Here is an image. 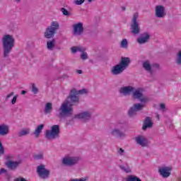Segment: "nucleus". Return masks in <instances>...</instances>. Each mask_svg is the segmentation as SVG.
Wrapping results in <instances>:
<instances>
[{
  "mask_svg": "<svg viewBox=\"0 0 181 181\" xmlns=\"http://www.w3.org/2000/svg\"><path fill=\"white\" fill-rule=\"evenodd\" d=\"M78 94H87V89H81L78 91L76 89L71 90L68 100H65L59 108V114L58 115L59 118H63L64 115L73 112V104L71 103H78V98L77 97ZM69 100H71V102Z\"/></svg>",
  "mask_w": 181,
  "mask_h": 181,
  "instance_id": "1",
  "label": "nucleus"
},
{
  "mask_svg": "<svg viewBox=\"0 0 181 181\" xmlns=\"http://www.w3.org/2000/svg\"><path fill=\"white\" fill-rule=\"evenodd\" d=\"M2 45L4 57H8L12 49L15 47V39L11 35H6L2 38Z\"/></svg>",
  "mask_w": 181,
  "mask_h": 181,
  "instance_id": "2",
  "label": "nucleus"
},
{
  "mask_svg": "<svg viewBox=\"0 0 181 181\" xmlns=\"http://www.w3.org/2000/svg\"><path fill=\"white\" fill-rule=\"evenodd\" d=\"M131 63V60L128 57H123L121 59V62L119 64L114 66L111 69V73L113 76H118V74H121V73L124 72L129 64Z\"/></svg>",
  "mask_w": 181,
  "mask_h": 181,
  "instance_id": "3",
  "label": "nucleus"
},
{
  "mask_svg": "<svg viewBox=\"0 0 181 181\" xmlns=\"http://www.w3.org/2000/svg\"><path fill=\"white\" fill-rule=\"evenodd\" d=\"M59 27L60 25L57 21H52L51 25L48 27L45 32V37H46V39H52V37H54V35H56V31L59 30Z\"/></svg>",
  "mask_w": 181,
  "mask_h": 181,
  "instance_id": "4",
  "label": "nucleus"
},
{
  "mask_svg": "<svg viewBox=\"0 0 181 181\" xmlns=\"http://www.w3.org/2000/svg\"><path fill=\"white\" fill-rule=\"evenodd\" d=\"M59 134H60V127L55 124L51 127V130L46 131L45 138L49 140L56 139V138H59Z\"/></svg>",
  "mask_w": 181,
  "mask_h": 181,
  "instance_id": "5",
  "label": "nucleus"
},
{
  "mask_svg": "<svg viewBox=\"0 0 181 181\" xmlns=\"http://www.w3.org/2000/svg\"><path fill=\"white\" fill-rule=\"evenodd\" d=\"M137 20L138 13H136L133 16L132 23L130 28L132 33H133L134 35H138V33L141 32V28H139V24L138 23Z\"/></svg>",
  "mask_w": 181,
  "mask_h": 181,
  "instance_id": "6",
  "label": "nucleus"
},
{
  "mask_svg": "<svg viewBox=\"0 0 181 181\" xmlns=\"http://www.w3.org/2000/svg\"><path fill=\"white\" fill-rule=\"evenodd\" d=\"M78 162V157H64L62 159V165H64L65 166H74Z\"/></svg>",
  "mask_w": 181,
  "mask_h": 181,
  "instance_id": "7",
  "label": "nucleus"
},
{
  "mask_svg": "<svg viewBox=\"0 0 181 181\" xmlns=\"http://www.w3.org/2000/svg\"><path fill=\"white\" fill-rule=\"evenodd\" d=\"M142 91L141 88L136 89V90H134L133 91V98H137L141 103H146L148 102V98L144 96Z\"/></svg>",
  "mask_w": 181,
  "mask_h": 181,
  "instance_id": "8",
  "label": "nucleus"
},
{
  "mask_svg": "<svg viewBox=\"0 0 181 181\" xmlns=\"http://www.w3.org/2000/svg\"><path fill=\"white\" fill-rule=\"evenodd\" d=\"M145 107V105L141 103L134 104V107H131L129 110V117H134V115H136V111H141L142 108Z\"/></svg>",
  "mask_w": 181,
  "mask_h": 181,
  "instance_id": "9",
  "label": "nucleus"
},
{
  "mask_svg": "<svg viewBox=\"0 0 181 181\" xmlns=\"http://www.w3.org/2000/svg\"><path fill=\"white\" fill-rule=\"evenodd\" d=\"M71 50L72 53H76V52H81L82 53L81 55V59H82V60H86V59H88V56L87 55V53L84 52H86V48H83L81 47H73L71 48Z\"/></svg>",
  "mask_w": 181,
  "mask_h": 181,
  "instance_id": "10",
  "label": "nucleus"
},
{
  "mask_svg": "<svg viewBox=\"0 0 181 181\" xmlns=\"http://www.w3.org/2000/svg\"><path fill=\"white\" fill-rule=\"evenodd\" d=\"M74 36H80L84 32V28L83 27L82 23H78L74 24Z\"/></svg>",
  "mask_w": 181,
  "mask_h": 181,
  "instance_id": "11",
  "label": "nucleus"
},
{
  "mask_svg": "<svg viewBox=\"0 0 181 181\" xmlns=\"http://www.w3.org/2000/svg\"><path fill=\"white\" fill-rule=\"evenodd\" d=\"M37 172L40 177L42 179H46V177H49V170L45 168V165H41L37 167Z\"/></svg>",
  "mask_w": 181,
  "mask_h": 181,
  "instance_id": "12",
  "label": "nucleus"
},
{
  "mask_svg": "<svg viewBox=\"0 0 181 181\" xmlns=\"http://www.w3.org/2000/svg\"><path fill=\"white\" fill-rule=\"evenodd\" d=\"M135 90L134 87L132 86H124L120 88L119 93L120 94H122V95H129L131 93H133V91Z\"/></svg>",
  "mask_w": 181,
  "mask_h": 181,
  "instance_id": "13",
  "label": "nucleus"
},
{
  "mask_svg": "<svg viewBox=\"0 0 181 181\" xmlns=\"http://www.w3.org/2000/svg\"><path fill=\"white\" fill-rule=\"evenodd\" d=\"M158 173H160V176L165 179L170 176V169H169L168 167L159 168Z\"/></svg>",
  "mask_w": 181,
  "mask_h": 181,
  "instance_id": "14",
  "label": "nucleus"
},
{
  "mask_svg": "<svg viewBox=\"0 0 181 181\" xmlns=\"http://www.w3.org/2000/svg\"><path fill=\"white\" fill-rule=\"evenodd\" d=\"M156 16L157 18H163L165 16V7L163 6H156Z\"/></svg>",
  "mask_w": 181,
  "mask_h": 181,
  "instance_id": "15",
  "label": "nucleus"
},
{
  "mask_svg": "<svg viewBox=\"0 0 181 181\" xmlns=\"http://www.w3.org/2000/svg\"><path fill=\"white\" fill-rule=\"evenodd\" d=\"M75 118L78 119H85V121H87V119H90L91 118V114L88 112H83L81 114L76 115Z\"/></svg>",
  "mask_w": 181,
  "mask_h": 181,
  "instance_id": "16",
  "label": "nucleus"
},
{
  "mask_svg": "<svg viewBox=\"0 0 181 181\" xmlns=\"http://www.w3.org/2000/svg\"><path fill=\"white\" fill-rule=\"evenodd\" d=\"M9 134V126L0 124V136H5Z\"/></svg>",
  "mask_w": 181,
  "mask_h": 181,
  "instance_id": "17",
  "label": "nucleus"
},
{
  "mask_svg": "<svg viewBox=\"0 0 181 181\" xmlns=\"http://www.w3.org/2000/svg\"><path fill=\"white\" fill-rule=\"evenodd\" d=\"M136 141L137 144L141 146L144 147V146H147L148 145V141L146 140V139H145V137L142 136L136 137Z\"/></svg>",
  "mask_w": 181,
  "mask_h": 181,
  "instance_id": "18",
  "label": "nucleus"
},
{
  "mask_svg": "<svg viewBox=\"0 0 181 181\" xmlns=\"http://www.w3.org/2000/svg\"><path fill=\"white\" fill-rule=\"evenodd\" d=\"M6 165L9 169L15 170L21 165V161H8Z\"/></svg>",
  "mask_w": 181,
  "mask_h": 181,
  "instance_id": "19",
  "label": "nucleus"
},
{
  "mask_svg": "<svg viewBox=\"0 0 181 181\" xmlns=\"http://www.w3.org/2000/svg\"><path fill=\"white\" fill-rule=\"evenodd\" d=\"M151 127L152 121L151 120V117H147L144 120L142 129L145 131V129H147V128H151Z\"/></svg>",
  "mask_w": 181,
  "mask_h": 181,
  "instance_id": "20",
  "label": "nucleus"
},
{
  "mask_svg": "<svg viewBox=\"0 0 181 181\" xmlns=\"http://www.w3.org/2000/svg\"><path fill=\"white\" fill-rule=\"evenodd\" d=\"M43 128H45V124H40L37 127V128L35 129V130L33 132L35 138L39 137V135H40V134L42 133V130L43 129Z\"/></svg>",
  "mask_w": 181,
  "mask_h": 181,
  "instance_id": "21",
  "label": "nucleus"
},
{
  "mask_svg": "<svg viewBox=\"0 0 181 181\" xmlns=\"http://www.w3.org/2000/svg\"><path fill=\"white\" fill-rule=\"evenodd\" d=\"M112 135H113V136H116L117 138H124V136H125V134L121 132L118 129L112 130Z\"/></svg>",
  "mask_w": 181,
  "mask_h": 181,
  "instance_id": "22",
  "label": "nucleus"
},
{
  "mask_svg": "<svg viewBox=\"0 0 181 181\" xmlns=\"http://www.w3.org/2000/svg\"><path fill=\"white\" fill-rule=\"evenodd\" d=\"M52 110H53V105L52 103H47L44 110L45 114H50Z\"/></svg>",
  "mask_w": 181,
  "mask_h": 181,
  "instance_id": "23",
  "label": "nucleus"
},
{
  "mask_svg": "<svg viewBox=\"0 0 181 181\" xmlns=\"http://www.w3.org/2000/svg\"><path fill=\"white\" fill-rule=\"evenodd\" d=\"M54 46H56V40L52 39V40L47 42V47L48 50H52Z\"/></svg>",
  "mask_w": 181,
  "mask_h": 181,
  "instance_id": "24",
  "label": "nucleus"
},
{
  "mask_svg": "<svg viewBox=\"0 0 181 181\" xmlns=\"http://www.w3.org/2000/svg\"><path fill=\"white\" fill-rule=\"evenodd\" d=\"M148 39H149V34L146 33L144 37H142L141 38H139L137 40V42H139V43H140L141 45L144 44V43H146V42L148 41Z\"/></svg>",
  "mask_w": 181,
  "mask_h": 181,
  "instance_id": "25",
  "label": "nucleus"
},
{
  "mask_svg": "<svg viewBox=\"0 0 181 181\" xmlns=\"http://www.w3.org/2000/svg\"><path fill=\"white\" fill-rule=\"evenodd\" d=\"M143 67L147 71H149L150 74H152V69L151 67V64H149V62L146 61L143 63Z\"/></svg>",
  "mask_w": 181,
  "mask_h": 181,
  "instance_id": "26",
  "label": "nucleus"
},
{
  "mask_svg": "<svg viewBox=\"0 0 181 181\" xmlns=\"http://www.w3.org/2000/svg\"><path fill=\"white\" fill-rule=\"evenodd\" d=\"M30 130L29 129H23L19 133L18 136H24L25 135H29Z\"/></svg>",
  "mask_w": 181,
  "mask_h": 181,
  "instance_id": "27",
  "label": "nucleus"
},
{
  "mask_svg": "<svg viewBox=\"0 0 181 181\" xmlns=\"http://www.w3.org/2000/svg\"><path fill=\"white\" fill-rule=\"evenodd\" d=\"M126 181H142L139 177L134 175H129L126 178Z\"/></svg>",
  "mask_w": 181,
  "mask_h": 181,
  "instance_id": "28",
  "label": "nucleus"
},
{
  "mask_svg": "<svg viewBox=\"0 0 181 181\" xmlns=\"http://www.w3.org/2000/svg\"><path fill=\"white\" fill-rule=\"evenodd\" d=\"M121 47L127 49L128 47V40L127 39H123L121 42Z\"/></svg>",
  "mask_w": 181,
  "mask_h": 181,
  "instance_id": "29",
  "label": "nucleus"
},
{
  "mask_svg": "<svg viewBox=\"0 0 181 181\" xmlns=\"http://www.w3.org/2000/svg\"><path fill=\"white\" fill-rule=\"evenodd\" d=\"M177 64H180L181 66V51H180L177 54V59H176Z\"/></svg>",
  "mask_w": 181,
  "mask_h": 181,
  "instance_id": "30",
  "label": "nucleus"
},
{
  "mask_svg": "<svg viewBox=\"0 0 181 181\" xmlns=\"http://www.w3.org/2000/svg\"><path fill=\"white\" fill-rule=\"evenodd\" d=\"M120 169L126 172V173H131V168L128 166L125 168L124 165H120Z\"/></svg>",
  "mask_w": 181,
  "mask_h": 181,
  "instance_id": "31",
  "label": "nucleus"
},
{
  "mask_svg": "<svg viewBox=\"0 0 181 181\" xmlns=\"http://www.w3.org/2000/svg\"><path fill=\"white\" fill-rule=\"evenodd\" d=\"M61 12H62L63 15H64L65 16H70V12H69V11H67V9H66L65 8H62Z\"/></svg>",
  "mask_w": 181,
  "mask_h": 181,
  "instance_id": "32",
  "label": "nucleus"
},
{
  "mask_svg": "<svg viewBox=\"0 0 181 181\" xmlns=\"http://www.w3.org/2000/svg\"><path fill=\"white\" fill-rule=\"evenodd\" d=\"M32 88H33L32 89L33 93L34 94H37V93L39 92V89H37L35 83L33 84Z\"/></svg>",
  "mask_w": 181,
  "mask_h": 181,
  "instance_id": "33",
  "label": "nucleus"
},
{
  "mask_svg": "<svg viewBox=\"0 0 181 181\" xmlns=\"http://www.w3.org/2000/svg\"><path fill=\"white\" fill-rule=\"evenodd\" d=\"M18 100V95H16L13 96V98H12L11 103L13 105H15V104H16V101Z\"/></svg>",
  "mask_w": 181,
  "mask_h": 181,
  "instance_id": "34",
  "label": "nucleus"
},
{
  "mask_svg": "<svg viewBox=\"0 0 181 181\" xmlns=\"http://www.w3.org/2000/svg\"><path fill=\"white\" fill-rule=\"evenodd\" d=\"M43 158L42 153L35 154L34 155V159H42Z\"/></svg>",
  "mask_w": 181,
  "mask_h": 181,
  "instance_id": "35",
  "label": "nucleus"
},
{
  "mask_svg": "<svg viewBox=\"0 0 181 181\" xmlns=\"http://www.w3.org/2000/svg\"><path fill=\"white\" fill-rule=\"evenodd\" d=\"M74 3L76 5H81L82 4H84V0H75Z\"/></svg>",
  "mask_w": 181,
  "mask_h": 181,
  "instance_id": "36",
  "label": "nucleus"
},
{
  "mask_svg": "<svg viewBox=\"0 0 181 181\" xmlns=\"http://www.w3.org/2000/svg\"><path fill=\"white\" fill-rule=\"evenodd\" d=\"M13 94H15V93L11 92L8 95H7L6 97V100H9V98H11V97H12V95H13Z\"/></svg>",
  "mask_w": 181,
  "mask_h": 181,
  "instance_id": "37",
  "label": "nucleus"
},
{
  "mask_svg": "<svg viewBox=\"0 0 181 181\" xmlns=\"http://www.w3.org/2000/svg\"><path fill=\"white\" fill-rule=\"evenodd\" d=\"M14 181H28V180H25V178L18 177V178H16Z\"/></svg>",
  "mask_w": 181,
  "mask_h": 181,
  "instance_id": "38",
  "label": "nucleus"
},
{
  "mask_svg": "<svg viewBox=\"0 0 181 181\" xmlns=\"http://www.w3.org/2000/svg\"><path fill=\"white\" fill-rule=\"evenodd\" d=\"M2 173H6V170H5L4 168H1L0 170V175Z\"/></svg>",
  "mask_w": 181,
  "mask_h": 181,
  "instance_id": "39",
  "label": "nucleus"
},
{
  "mask_svg": "<svg viewBox=\"0 0 181 181\" xmlns=\"http://www.w3.org/2000/svg\"><path fill=\"white\" fill-rule=\"evenodd\" d=\"M160 107L161 110H165V104L161 103V104L160 105Z\"/></svg>",
  "mask_w": 181,
  "mask_h": 181,
  "instance_id": "40",
  "label": "nucleus"
},
{
  "mask_svg": "<svg viewBox=\"0 0 181 181\" xmlns=\"http://www.w3.org/2000/svg\"><path fill=\"white\" fill-rule=\"evenodd\" d=\"M124 149H122V148H119V153L120 155H122V153H124Z\"/></svg>",
  "mask_w": 181,
  "mask_h": 181,
  "instance_id": "41",
  "label": "nucleus"
},
{
  "mask_svg": "<svg viewBox=\"0 0 181 181\" xmlns=\"http://www.w3.org/2000/svg\"><path fill=\"white\" fill-rule=\"evenodd\" d=\"M76 73H78V74H83V71L78 69L76 71Z\"/></svg>",
  "mask_w": 181,
  "mask_h": 181,
  "instance_id": "42",
  "label": "nucleus"
},
{
  "mask_svg": "<svg viewBox=\"0 0 181 181\" xmlns=\"http://www.w3.org/2000/svg\"><path fill=\"white\" fill-rule=\"evenodd\" d=\"M21 94H23V95H25V94H26V91H25V90H22V91H21Z\"/></svg>",
  "mask_w": 181,
  "mask_h": 181,
  "instance_id": "43",
  "label": "nucleus"
},
{
  "mask_svg": "<svg viewBox=\"0 0 181 181\" xmlns=\"http://www.w3.org/2000/svg\"><path fill=\"white\" fill-rule=\"evenodd\" d=\"M122 11H125V7H122Z\"/></svg>",
  "mask_w": 181,
  "mask_h": 181,
  "instance_id": "44",
  "label": "nucleus"
},
{
  "mask_svg": "<svg viewBox=\"0 0 181 181\" xmlns=\"http://www.w3.org/2000/svg\"><path fill=\"white\" fill-rule=\"evenodd\" d=\"M16 2H18V3L20 2V0H16Z\"/></svg>",
  "mask_w": 181,
  "mask_h": 181,
  "instance_id": "45",
  "label": "nucleus"
},
{
  "mask_svg": "<svg viewBox=\"0 0 181 181\" xmlns=\"http://www.w3.org/2000/svg\"><path fill=\"white\" fill-rule=\"evenodd\" d=\"M155 66H156V67H159V65H158V64H156Z\"/></svg>",
  "mask_w": 181,
  "mask_h": 181,
  "instance_id": "46",
  "label": "nucleus"
},
{
  "mask_svg": "<svg viewBox=\"0 0 181 181\" xmlns=\"http://www.w3.org/2000/svg\"><path fill=\"white\" fill-rule=\"evenodd\" d=\"M88 2H92L93 0H88Z\"/></svg>",
  "mask_w": 181,
  "mask_h": 181,
  "instance_id": "47",
  "label": "nucleus"
},
{
  "mask_svg": "<svg viewBox=\"0 0 181 181\" xmlns=\"http://www.w3.org/2000/svg\"><path fill=\"white\" fill-rule=\"evenodd\" d=\"M157 118H159V115H157Z\"/></svg>",
  "mask_w": 181,
  "mask_h": 181,
  "instance_id": "48",
  "label": "nucleus"
}]
</instances>
